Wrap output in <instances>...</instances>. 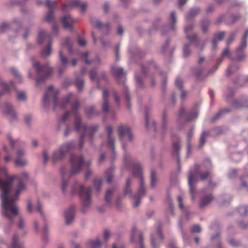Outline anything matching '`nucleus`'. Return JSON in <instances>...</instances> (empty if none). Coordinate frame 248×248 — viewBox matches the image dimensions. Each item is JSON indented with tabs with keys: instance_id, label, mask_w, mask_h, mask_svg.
Returning <instances> with one entry per match:
<instances>
[{
	"instance_id": "f257e3e1",
	"label": "nucleus",
	"mask_w": 248,
	"mask_h": 248,
	"mask_svg": "<svg viewBox=\"0 0 248 248\" xmlns=\"http://www.w3.org/2000/svg\"><path fill=\"white\" fill-rule=\"evenodd\" d=\"M28 179L27 172H23L20 176L9 177L5 167L0 169V189L3 192L0 195L3 208L2 215L11 223L18 213L15 202L20 192L25 189L23 181Z\"/></svg>"
},
{
	"instance_id": "f03ea898",
	"label": "nucleus",
	"mask_w": 248,
	"mask_h": 248,
	"mask_svg": "<svg viewBox=\"0 0 248 248\" xmlns=\"http://www.w3.org/2000/svg\"><path fill=\"white\" fill-rule=\"evenodd\" d=\"M80 103L76 100L72 105L71 113L75 115V125L76 130L78 132L83 131L82 134L79 139V148L82 149L84 143V140L87 135H89L90 142L91 145L93 144V135L98 128V125L88 126L85 124L81 123V117L78 114V109L80 107Z\"/></svg>"
},
{
	"instance_id": "7ed1b4c3",
	"label": "nucleus",
	"mask_w": 248,
	"mask_h": 248,
	"mask_svg": "<svg viewBox=\"0 0 248 248\" xmlns=\"http://www.w3.org/2000/svg\"><path fill=\"white\" fill-rule=\"evenodd\" d=\"M132 174L134 176L140 178V186L137 194L133 195L131 189V181L130 178H128L126 181V185L124 194L125 196L129 195L135 200L133 204L134 207H138L140 203L141 198L146 195L145 188L144 186V179L142 174L141 167L139 163H134L132 166Z\"/></svg>"
},
{
	"instance_id": "20e7f679",
	"label": "nucleus",
	"mask_w": 248,
	"mask_h": 248,
	"mask_svg": "<svg viewBox=\"0 0 248 248\" xmlns=\"http://www.w3.org/2000/svg\"><path fill=\"white\" fill-rule=\"evenodd\" d=\"M70 162L71 165V169L69 174H68L67 176H66L65 174L66 169L65 167H62L61 169V173L62 180V188L64 193H65L66 189L68 185V182L66 180V179L69 178L72 175L78 173L84 165L89 167L91 164V162L85 163L84 158L82 155H71Z\"/></svg>"
},
{
	"instance_id": "39448f33",
	"label": "nucleus",
	"mask_w": 248,
	"mask_h": 248,
	"mask_svg": "<svg viewBox=\"0 0 248 248\" xmlns=\"http://www.w3.org/2000/svg\"><path fill=\"white\" fill-rule=\"evenodd\" d=\"M59 92L57 91H53V86L52 85L49 86L47 89L46 92L43 97V103L44 105L47 104L49 101V97L50 95L53 96V101L54 103V109L55 110L57 108L61 109L64 108L69 103L72 93H69L66 97L62 99L61 102H58L57 98Z\"/></svg>"
},
{
	"instance_id": "423d86ee",
	"label": "nucleus",
	"mask_w": 248,
	"mask_h": 248,
	"mask_svg": "<svg viewBox=\"0 0 248 248\" xmlns=\"http://www.w3.org/2000/svg\"><path fill=\"white\" fill-rule=\"evenodd\" d=\"M7 139L9 140L11 148L13 150L17 149L16 152V158L15 160L16 167H23L27 165V161L24 158V155L25 152L21 149L24 144L20 141H15L10 135L7 136Z\"/></svg>"
},
{
	"instance_id": "0eeeda50",
	"label": "nucleus",
	"mask_w": 248,
	"mask_h": 248,
	"mask_svg": "<svg viewBox=\"0 0 248 248\" xmlns=\"http://www.w3.org/2000/svg\"><path fill=\"white\" fill-rule=\"evenodd\" d=\"M32 61V65L36 72L37 80L36 85L38 86L42 82H44L52 74V69L48 64L42 65L38 62H34V58L31 59Z\"/></svg>"
},
{
	"instance_id": "6e6552de",
	"label": "nucleus",
	"mask_w": 248,
	"mask_h": 248,
	"mask_svg": "<svg viewBox=\"0 0 248 248\" xmlns=\"http://www.w3.org/2000/svg\"><path fill=\"white\" fill-rule=\"evenodd\" d=\"M92 188L90 186L85 187L83 185L79 187V195L81 199L82 208L81 211L83 213L86 212L91 203Z\"/></svg>"
},
{
	"instance_id": "1a4fd4ad",
	"label": "nucleus",
	"mask_w": 248,
	"mask_h": 248,
	"mask_svg": "<svg viewBox=\"0 0 248 248\" xmlns=\"http://www.w3.org/2000/svg\"><path fill=\"white\" fill-rule=\"evenodd\" d=\"M46 38H48L49 43L48 46L44 48L41 52V55L43 58H46L51 54L52 40L51 34L46 33L43 30H40L38 33V44H41L43 43Z\"/></svg>"
},
{
	"instance_id": "9d476101",
	"label": "nucleus",
	"mask_w": 248,
	"mask_h": 248,
	"mask_svg": "<svg viewBox=\"0 0 248 248\" xmlns=\"http://www.w3.org/2000/svg\"><path fill=\"white\" fill-rule=\"evenodd\" d=\"M75 147L74 141L62 144L58 151L54 152L52 162L54 163L57 161L61 160L65 156L66 154L73 150Z\"/></svg>"
},
{
	"instance_id": "9b49d317",
	"label": "nucleus",
	"mask_w": 248,
	"mask_h": 248,
	"mask_svg": "<svg viewBox=\"0 0 248 248\" xmlns=\"http://www.w3.org/2000/svg\"><path fill=\"white\" fill-rule=\"evenodd\" d=\"M119 140L122 142V148L125 151L126 145L124 143L126 138L131 141L132 140V135L129 126L126 125H121L118 127Z\"/></svg>"
},
{
	"instance_id": "f8f14e48",
	"label": "nucleus",
	"mask_w": 248,
	"mask_h": 248,
	"mask_svg": "<svg viewBox=\"0 0 248 248\" xmlns=\"http://www.w3.org/2000/svg\"><path fill=\"white\" fill-rule=\"evenodd\" d=\"M248 38V28L247 29L242 38L241 42L236 49V61L240 62L244 60L246 58L245 54L242 51L244 50L247 46V39Z\"/></svg>"
},
{
	"instance_id": "ddd939ff",
	"label": "nucleus",
	"mask_w": 248,
	"mask_h": 248,
	"mask_svg": "<svg viewBox=\"0 0 248 248\" xmlns=\"http://www.w3.org/2000/svg\"><path fill=\"white\" fill-rule=\"evenodd\" d=\"M201 168V166L199 165H195L194 166V171L195 173V175H198L200 179L204 181L208 179H209L208 181V185L209 186L215 187L216 186L217 184L213 182L211 179V173L209 170H206L204 172L200 171V169Z\"/></svg>"
},
{
	"instance_id": "4468645a",
	"label": "nucleus",
	"mask_w": 248,
	"mask_h": 248,
	"mask_svg": "<svg viewBox=\"0 0 248 248\" xmlns=\"http://www.w3.org/2000/svg\"><path fill=\"white\" fill-rule=\"evenodd\" d=\"M76 6H79L82 12L83 13L87 8V3L86 2L80 3L79 0H67V2L62 5V10L65 12L71 10Z\"/></svg>"
},
{
	"instance_id": "2eb2a0df",
	"label": "nucleus",
	"mask_w": 248,
	"mask_h": 248,
	"mask_svg": "<svg viewBox=\"0 0 248 248\" xmlns=\"http://www.w3.org/2000/svg\"><path fill=\"white\" fill-rule=\"evenodd\" d=\"M131 241L135 244L139 243L140 248H144L143 234L141 232H138L135 226L132 228Z\"/></svg>"
},
{
	"instance_id": "dca6fc26",
	"label": "nucleus",
	"mask_w": 248,
	"mask_h": 248,
	"mask_svg": "<svg viewBox=\"0 0 248 248\" xmlns=\"http://www.w3.org/2000/svg\"><path fill=\"white\" fill-rule=\"evenodd\" d=\"M186 37L190 42L189 44H186L184 46L183 50L184 56L185 57H187L189 55L190 53V51L189 49L190 44L192 43H194L196 46L197 47L199 44L200 41L198 38L197 35L196 34H194L192 36H188L186 35Z\"/></svg>"
},
{
	"instance_id": "f3484780",
	"label": "nucleus",
	"mask_w": 248,
	"mask_h": 248,
	"mask_svg": "<svg viewBox=\"0 0 248 248\" xmlns=\"http://www.w3.org/2000/svg\"><path fill=\"white\" fill-rule=\"evenodd\" d=\"M198 179L195 177L193 172L189 170L188 176V184L189 187V191L191 195L192 200H194V194L196 191V186L198 183Z\"/></svg>"
},
{
	"instance_id": "a211bd4d",
	"label": "nucleus",
	"mask_w": 248,
	"mask_h": 248,
	"mask_svg": "<svg viewBox=\"0 0 248 248\" xmlns=\"http://www.w3.org/2000/svg\"><path fill=\"white\" fill-rule=\"evenodd\" d=\"M46 5L47 7L49 9V11L46 16L45 20L47 22H50L53 21L54 19V13L53 10L56 5V1H51L50 0H46Z\"/></svg>"
},
{
	"instance_id": "6ab92c4d",
	"label": "nucleus",
	"mask_w": 248,
	"mask_h": 248,
	"mask_svg": "<svg viewBox=\"0 0 248 248\" xmlns=\"http://www.w3.org/2000/svg\"><path fill=\"white\" fill-rule=\"evenodd\" d=\"M77 21L73 19L70 15H66L61 18V22L65 29L72 30L73 24Z\"/></svg>"
},
{
	"instance_id": "aec40b11",
	"label": "nucleus",
	"mask_w": 248,
	"mask_h": 248,
	"mask_svg": "<svg viewBox=\"0 0 248 248\" xmlns=\"http://www.w3.org/2000/svg\"><path fill=\"white\" fill-rule=\"evenodd\" d=\"M106 131L108 134V141L107 144L109 148H111L112 150L113 153H115V146H114V139L112 137V127L110 125H108L106 127Z\"/></svg>"
},
{
	"instance_id": "412c9836",
	"label": "nucleus",
	"mask_w": 248,
	"mask_h": 248,
	"mask_svg": "<svg viewBox=\"0 0 248 248\" xmlns=\"http://www.w3.org/2000/svg\"><path fill=\"white\" fill-rule=\"evenodd\" d=\"M102 110L105 113H108L109 110L108 102V92L107 90H103Z\"/></svg>"
},
{
	"instance_id": "4be33fe9",
	"label": "nucleus",
	"mask_w": 248,
	"mask_h": 248,
	"mask_svg": "<svg viewBox=\"0 0 248 248\" xmlns=\"http://www.w3.org/2000/svg\"><path fill=\"white\" fill-rule=\"evenodd\" d=\"M75 211V207L74 206H72L65 211L64 213V216L66 224H69L73 220L74 218Z\"/></svg>"
},
{
	"instance_id": "5701e85b",
	"label": "nucleus",
	"mask_w": 248,
	"mask_h": 248,
	"mask_svg": "<svg viewBox=\"0 0 248 248\" xmlns=\"http://www.w3.org/2000/svg\"><path fill=\"white\" fill-rule=\"evenodd\" d=\"M3 107V112L5 114L8 115L11 119H16V114L10 104L6 103Z\"/></svg>"
},
{
	"instance_id": "b1692460",
	"label": "nucleus",
	"mask_w": 248,
	"mask_h": 248,
	"mask_svg": "<svg viewBox=\"0 0 248 248\" xmlns=\"http://www.w3.org/2000/svg\"><path fill=\"white\" fill-rule=\"evenodd\" d=\"M59 58L60 62L62 65V66L58 68L59 73L61 75L65 70L66 65L68 64V61L67 58L63 56L62 50H60L59 52Z\"/></svg>"
},
{
	"instance_id": "393cba45",
	"label": "nucleus",
	"mask_w": 248,
	"mask_h": 248,
	"mask_svg": "<svg viewBox=\"0 0 248 248\" xmlns=\"http://www.w3.org/2000/svg\"><path fill=\"white\" fill-rule=\"evenodd\" d=\"M183 115L186 116V121L189 122L194 118H196L198 116V113L196 112L192 113H186L185 109L184 108H182L178 113V116L180 118Z\"/></svg>"
},
{
	"instance_id": "a878e982",
	"label": "nucleus",
	"mask_w": 248,
	"mask_h": 248,
	"mask_svg": "<svg viewBox=\"0 0 248 248\" xmlns=\"http://www.w3.org/2000/svg\"><path fill=\"white\" fill-rule=\"evenodd\" d=\"M234 105L235 108L238 109L248 108V99L247 97L245 96L240 100L235 101Z\"/></svg>"
},
{
	"instance_id": "bb28decb",
	"label": "nucleus",
	"mask_w": 248,
	"mask_h": 248,
	"mask_svg": "<svg viewBox=\"0 0 248 248\" xmlns=\"http://www.w3.org/2000/svg\"><path fill=\"white\" fill-rule=\"evenodd\" d=\"M225 34V31L217 32L215 34L214 37L212 40V49H216L217 47V44L218 41H221L223 39Z\"/></svg>"
},
{
	"instance_id": "cd10ccee",
	"label": "nucleus",
	"mask_w": 248,
	"mask_h": 248,
	"mask_svg": "<svg viewBox=\"0 0 248 248\" xmlns=\"http://www.w3.org/2000/svg\"><path fill=\"white\" fill-rule=\"evenodd\" d=\"M213 198H214L211 194L203 197L201 199V202L199 204V207L201 208L204 207L210 203V202L213 200Z\"/></svg>"
},
{
	"instance_id": "c85d7f7f",
	"label": "nucleus",
	"mask_w": 248,
	"mask_h": 248,
	"mask_svg": "<svg viewBox=\"0 0 248 248\" xmlns=\"http://www.w3.org/2000/svg\"><path fill=\"white\" fill-rule=\"evenodd\" d=\"M111 71L112 74L117 78H119L124 75V69L122 67L112 66Z\"/></svg>"
},
{
	"instance_id": "c756f323",
	"label": "nucleus",
	"mask_w": 248,
	"mask_h": 248,
	"mask_svg": "<svg viewBox=\"0 0 248 248\" xmlns=\"http://www.w3.org/2000/svg\"><path fill=\"white\" fill-rule=\"evenodd\" d=\"M91 23L92 25L95 26L99 29H102L103 28L108 29V24H104L95 18H91Z\"/></svg>"
},
{
	"instance_id": "7c9ffc66",
	"label": "nucleus",
	"mask_w": 248,
	"mask_h": 248,
	"mask_svg": "<svg viewBox=\"0 0 248 248\" xmlns=\"http://www.w3.org/2000/svg\"><path fill=\"white\" fill-rule=\"evenodd\" d=\"M157 68L156 65L153 62H150L148 64H147L145 66L142 65L141 66V70L142 72L144 75H146L147 73V70L149 71L152 70H155Z\"/></svg>"
},
{
	"instance_id": "2f4dec72",
	"label": "nucleus",
	"mask_w": 248,
	"mask_h": 248,
	"mask_svg": "<svg viewBox=\"0 0 248 248\" xmlns=\"http://www.w3.org/2000/svg\"><path fill=\"white\" fill-rule=\"evenodd\" d=\"M0 88L5 92L9 93L12 88H14V84L13 81H11L10 85H8L6 83L2 82L0 78Z\"/></svg>"
},
{
	"instance_id": "473e14b6",
	"label": "nucleus",
	"mask_w": 248,
	"mask_h": 248,
	"mask_svg": "<svg viewBox=\"0 0 248 248\" xmlns=\"http://www.w3.org/2000/svg\"><path fill=\"white\" fill-rule=\"evenodd\" d=\"M63 48H66L69 52L71 53L72 52V43L71 39L69 38H66L62 44Z\"/></svg>"
},
{
	"instance_id": "72a5a7b5",
	"label": "nucleus",
	"mask_w": 248,
	"mask_h": 248,
	"mask_svg": "<svg viewBox=\"0 0 248 248\" xmlns=\"http://www.w3.org/2000/svg\"><path fill=\"white\" fill-rule=\"evenodd\" d=\"M89 55L88 52H86L84 53H81V56L83 58L84 60L86 63L88 64H91L92 63H95L96 64H99L100 61L98 56H96L95 59L92 61H90L88 60L87 58Z\"/></svg>"
},
{
	"instance_id": "f704fd0d",
	"label": "nucleus",
	"mask_w": 248,
	"mask_h": 248,
	"mask_svg": "<svg viewBox=\"0 0 248 248\" xmlns=\"http://www.w3.org/2000/svg\"><path fill=\"white\" fill-rule=\"evenodd\" d=\"M85 112L86 115L89 117L98 114V112L95 110V108L93 106L87 107L85 109Z\"/></svg>"
},
{
	"instance_id": "c9c22d12",
	"label": "nucleus",
	"mask_w": 248,
	"mask_h": 248,
	"mask_svg": "<svg viewBox=\"0 0 248 248\" xmlns=\"http://www.w3.org/2000/svg\"><path fill=\"white\" fill-rule=\"evenodd\" d=\"M114 191V189L113 188L108 189L107 190L106 193L105 200L106 203L107 205H110L111 204V198L112 194Z\"/></svg>"
},
{
	"instance_id": "e433bc0d",
	"label": "nucleus",
	"mask_w": 248,
	"mask_h": 248,
	"mask_svg": "<svg viewBox=\"0 0 248 248\" xmlns=\"http://www.w3.org/2000/svg\"><path fill=\"white\" fill-rule=\"evenodd\" d=\"M209 134V133L208 131H203L200 137V148H202L204 145Z\"/></svg>"
},
{
	"instance_id": "4c0bfd02",
	"label": "nucleus",
	"mask_w": 248,
	"mask_h": 248,
	"mask_svg": "<svg viewBox=\"0 0 248 248\" xmlns=\"http://www.w3.org/2000/svg\"><path fill=\"white\" fill-rule=\"evenodd\" d=\"M84 84V79L80 77H76L75 85L79 92H81Z\"/></svg>"
},
{
	"instance_id": "58836bf2",
	"label": "nucleus",
	"mask_w": 248,
	"mask_h": 248,
	"mask_svg": "<svg viewBox=\"0 0 248 248\" xmlns=\"http://www.w3.org/2000/svg\"><path fill=\"white\" fill-rule=\"evenodd\" d=\"M114 171V168L113 167H110L105 172V175L107 177V180L108 183H110L113 179V174Z\"/></svg>"
},
{
	"instance_id": "ea45409f",
	"label": "nucleus",
	"mask_w": 248,
	"mask_h": 248,
	"mask_svg": "<svg viewBox=\"0 0 248 248\" xmlns=\"http://www.w3.org/2000/svg\"><path fill=\"white\" fill-rule=\"evenodd\" d=\"M200 12V9L198 8H193L190 10L188 14L186 15V19H189L191 18L195 17Z\"/></svg>"
},
{
	"instance_id": "a19ab883",
	"label": "nucleus",
	"mask_w": 248,
	"mask_h": 248,
	"mask_svg": "<svg viewBox=\"0 0 248 248\" xmlns=\"http://www.w3.org/2000/svg\"><path fill=\"white\" fill-rule=\"evenodd\" d=\"M88 246L91 248H100L101 242L98 239L95 240H89L88 242Z\"/></svg>"
},
{
	"instance_id": "79ce46f5",
	"label": "nucleus",
	"mask_w": 248,
	"mask_h": 248,
	"mask_svg": "<svg viewBox=\"0 0 248 248\" xmlns=\"http://www.w3.org/2000/svg\"><path fill=\"white\" fill-rule=\"evenodd\" d=\"M239 69V66L237 64H231L226 69V75L229 76L235 72Z\"/></svg>"
},
{
	"instance_id": "37998d69",
	"label": "nucleus",
	"mask_w": 248,
	"mask_h": 248,
	"mask_svg": "<svg viewBox=\"0 0 248 248\" xmlns=\"http://www.w3.org/2000/svg\"><path fill=\"white\" fill-rule=\"evenodd\" d=\"M172 147L174 151L175 152V154L177 156V158L178 159V162L179 163L180 162V156L179 155V151L180 150V144H179V140L176 142H173L172 144Z\"/></svg>"
},
{
	"instance_id": "c03bdc74",
	"label": "nucleus",
	"mask_w": 248,
	"mask_h": 248,
	"mask_svg": "<svg viewBox=\"0 0 248 248\" xmlns=\"http://www.w3.org/2000/svg\"><path fill=\"white\" fill-rule=\"evenodd\" d=\"M241 184L240 186L242 187L248 189V174L243 175L240 179Z\"/></svg>"
},
{
	"instance_id": "a18cd8bd",
	"label": "nucleus",
	"mask_w": 248,
	"mask_h": 248,
	"mask_svg": "<svg viewBox=\"0 0 248 248\" xmlns=\"http://www.w3.org/2000/svg\"><path fill=\"white\" fill-rule=\"evenodd\" d=\"M193 130L194 128L192 127L190 131L188 132L187 134V152H189L191 149V145L190 144V141L191 139H192L193 135Z\"/></svg>"
},
{
	"instance_id": "49530a36",
	"label": "nucleus",
	"mask_w": 248,
	"mask_h": 248,
	"mask_svg": "<svg viewBox=\"0 0 248 248\" xmlns=\"http://www.w3.org/2000/svg\"><path fill=\"white\" fill-rule=\"evenodd\" d=\"M210 25V22L207 19H203L201 21V28L203 33H205Z\"/></svg>"
},
{
	"instance_id": "de8ad7c7",
	"label": "nucleus",
	"mask_w": 248,
	"mask_h": 248,
	"mask_svg": "<svg viewBox=\"0 0 248 248\" xmlns=\"http://www.w3.org/2000/svg\"><path fill=\"white\" fill-rule=\"evenodd\" d=\"M18 237L16 235H14L12 244L11 245V248H24L23 246L21 244H19L17 243Z\"/></svg>"
},
{
	"instance_id": "09e8293b",
	"label": "nucleus",
	"mask_w": 248,
	"mask_h": 248,
	"mask_svg": "<svg viewBox=\"0 0 248 248\" xmlns=\"http://www.w3.org/2000/svg\"><path fill=\"white\" fill-rule=\"evenodd\" d=\"M237 210L241 216H248V207L242 205L238 208Z\"/></svg>"
},
{
	"instance_id": "8fccbe9b",
	"label": "nucleus",
	"mask_w": 248,
	"mask_h": 248,
	"mask_svg": "<svg viewBox=\"0 0 248 248\" xmlns=\"http://www.w3.org/2000/svg\"><path fill=\"white\" fill-rule=\"evenodd\" d=\"M156 177L155 173L154 170H152L151 171V186L152 187H155L156 184Z\"/></svg>"
},
{
	"instance_id": "3c124183",
	"label": "nucleus",
	"mask_w": 248,
	"mask_h": 248,
	"mask_svg": "<svg viewBox=\"0 0 248 248\" xmlns=\"http://www.w3.org/2000/svg\"><path fill=\"white\" fill-rule=\"evenodd\" d=\"M93 184L96 187L97 190L98 192H99L101 190L102 184V180L100 178H98L94 179L93 180Z\"/></svg>"
},
{
	"instance_id": "603ef678",
	"label": "nucleus",
	"mask_w": 248,
	"mask_h": 248,
	"mask_svg": "<svg viewBox=\"0 0 248 248\" xmlns=\"http://www.w3.org/2000/svg\"><path fill=\"white\" fill-rule=\"evenodd\" d=\"M70 112L66 111L59 119V125H60L62 123L65 122L68 120Z\"/></svg>"
},
{
	"instance_id": "864d4df0",
	"label": "nucleus",
	"mask_w": 248,
	"mask_h": 248,
	"mask_svg": "<svg viewBox=\"0 0 248 248\" xmlns=\"http://www.w3.org/2000/svg\"><path fill=\"white\" fill-rule=\"evenodd\" d=\"M237 31H236L230 33V36L227 41V44L228 46L230 45L233 41V40L234 39L237 34Z\"/></svg>"
},
{
	"instance_id": "5fc2aeb1",
	"label": "nucleus",
	"mask_w": 248,
	"mask_h": 248,
	"mask_svg": "<svg viewBox=\"0 0 248 248\" xmlns=\"http://www.w3.org/2000/svg\"><path fill=\"white\" fill-rule=\"evenodd\" d=\"M170 21L171 23V28L173 30L174 29V25L176 21L175 13L174 12H171L170 16Z\"/></svg>"
},
{
	"instance_id": "6e6d98bb",
	"label": "nucleus",
	"mask_w": 248,
	"mask_h": 248,
	"mask_svg": "<svg viewBox=\"0 0 248 248\" xmlns=\"http://www.w3.org/2000/svg\"><path fill=\"white\" fill-rule=\"evenodd\" d=\"M231 111L230 109H223L222 110H220L219 111V112L217 114V115L213 118V122L215 121L216 120H217L219 116L223 113H228L230 112Z\"/></svg>"
},
{
	"instance_id": "4d7b16f0",
	"label": "nucleus",
	"mask_w": 248,
	"mask_h": 248,
	"mask_svg": "<svg viewBox=\"0 0 248 248\" xmlns=\"http://www.w3.org/2000/svg\"><path fill=\"white\" fill-rule=\"evenodd\" d=\"M125 90V99L127 101V107L128 109H130V105H129V101L130 99V95L129 94L128 90L127 87H125L124 88Z\"/></svg>"
},
{
	"instance_id": "13d9d810",
	"label": "nucleus",
	"mask_w": 248,
	"mask_h": 248,
	"mask_svg": "<svg viewBox=\"0 0 248 248\" xmlns=\"http://www.w3.org/2000/svg\"><path fill=\"white\" fill-rule=\"evenodd\" d=\"M192 233L200 232L201 231V228L199 225H194L191 228Z\"/></svg>"
},
{
	"instance_id": "bf43d9fd",
	"label": "nucleus",
	"mask_w": 248,
	"mask_h": 248,
	"mask_svg": "<svg viewBox=\"0 0 248 248\" xmlns=\"http://www.w3.org/2000/svg\"><path fill=\"white\" fill-rule=\"evenodd\" d=\"M17 98L20 101L25 100L26 99V96L25 93L23 92H19L17 95Z\"/></svg>"
},
{
	"instance_id": "052dcab7",
	"label": "nucleus",
	"mask_w": 248,
	"mask_h": 248,
	"mask_svg": "<svg viewBox=\"0 0 248 248\" xmlns=\"http://www.w3.org/2000/svg\"><path fill=\"white\" fill-rule=\"evenodd\" d=\"M148 110L147 108H146V110H145V124H146V126L147 127V128H150V125H149V116H148Z\"/></svg>"
},
{
	"instance_id": "680f3d73",
	"label": "nucleus",
	"mask_w": 248,
	"mask_h": 248,
	"mask_svg": "<svg viewBox=\"0 0 248 248\" xmlns=\"http://www.w3.org/2000/svg\"><path fill=\"white\" fill-rule=\"evenodd\" d=\"M11 73L13 74L17 78H18L19 80H20L21 77L18 72L14 68H11L10 69Z\"/></svg>"
},
{
	"instance_id": "e2e57ef3",
	"label": "nucleus",
	"mask_w": 248,
	"mask_h": 248,
	"mask_svg": "<svg viewBox=\"0 0 248 248\" xmlns=\"http://www.w3.org/2000/svg\"><path fill=\"white\" fill-rule=\"evenodd\" d=\"M175 85L180 89H182L183 81L180 78L178 77L176 78V80H175Z\"/></svg>"
},
{
	"instance_id": "0e129e2a",
	"label": "nucleus",
	"mask_w": 248,
	"mask_h": 248,
	"mask_svg": "<svg viewBox=\"0 0 248 248\" xmlns=\"http://www.w3.org/2000/svg\"><path fill=\"white\" fill-rule=\"evenodd\" d=\"M96 71L95 69H92L90 73V79L91 80H93L95 79L96 77Z\"/></svg>"
},
{
	"instance_id": "69168bd1",
	"label": "nucleus",
	"mask_w": 248,
	"mask_h": 248,
	"mask_svg": "<svg viewBox=\"0 0 248 248\" xmlns=\"http://www.w3.org/2000/svg\"><path fill=\"white\" fill-rule=\"evenodd\" d=\"M78 44L82 46H85L86 45V40L83 38L78 37Z\"/></svg>"
},
{
	"instance_id": "338daca9",
	"label": "nucleus",
	"mask_w": 248,
	"mask_h": 248,
	"mask_svg": "<svg viewBox=\"0 0 248 248\" xmlns=\"http://www.w3.org/2000/svg\"><path fill=\"white\" fill-rule=\"evenodd\" d=\"M170 41L168 40L166 43L162 46L161 48V51L163 54H165L166 52V50L168 47L169 45L170 44Z\"/></svg>"
},
{
	"instance_id": "774afa93",
	"label": "nucleus",
	"mask_w": 248,
	"mask_h": 248,
	"mask_svg": "<svg viewBox=\"0 0 248 248\" xmlns=\"http://www.w3.org/2000/svg\"><path fill=\"white\" fill-rule=\"evenodd\" d=\"M215 8V7L214 5H209L206 9V13L208 14L212 13L214 11Z\"/></svg>"
}]
</instances>
